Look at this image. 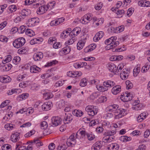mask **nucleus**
Returning a JSON list of instances; mask_svg holds the SVG:
<instances>
[{"instance_id":"f257e3e1","label":"nucleus","mask_w":150,"mask_h":150,"mask_svg":"<svg viewBox=\"0 0 150 150\" xmlns=\"http://www.w3.org/2000/svg\"><path fill=\"white\" fill-rule=\"evenodd\" d=\"M97 106L88 105L86 108L85 110L87 112L89 115L93 116L97 114Z\"/></svg>"},{"instance_id":"f03ea898","label":"nucleus","mask_w":150,"mask_h":150,"mask_svg":"<svg viewBox=\"0 0 150 150\" xmlns=\"http://www.w3.org/2000/svg\"><path fill=\"white\" fill-rule=\"evenodd\" d=\"M25 42V40L24 38H19L14 40L13 44L15 47L18 48L23 46Z\"/></svg>"},{"instance_id":"7ed1b4c3","label":"nucleus","mask_w":150,"mask_h":150,"mask_svg":"<svg viewBox=\"0 0 150 150\" xmlns=\"http://www.w3.org/2000/svg\"><path fill=\"white\" fill-rule=\"evenodd\" d=\"M133 95L130 93L125 92L122 93L120 96L121 100L123 102H127L132 100Z\"/></svg>"},{"instance_id":"20e7f679","label":"nucleus","mask_w":150,"mask_h":150,"mask_svg":"<svg viewBox=\"0 0 150 150\" xmlns=\"http://www.w3.org/2000/svg\"><path fill=\"white\" fill-rule=\"evenodd\" d=\"M86 36V37H85L84 35L81 36V40L79 41L77 45V48L78 50H80L83 48L85 43L86 40L87 39Z\"/></svg>"},{"instance_id":"39448f33","label":"nucleus","mask_w":150,"mask_h":150,"mask_svg":"<svg viewBox=\"0 0 150 150\" xmlns=\"http://www.w3.org/2000/svg\"><path fill=\"white\" fill-rule=\"evenodd\" d=\"M52 124L55 126H57L61 124V119L58 116L53 117L51 119Z\"/></svg>"},{"instance_id":"423d86ee","label":"nucleus","mask_w":150,"mask_h":150,"mask_svg":"<svg viewBox=\"0 0 150 150\" xmlns=\"http://www.w3.org/2000/svg\"><path fill=\"white\" fill-rule=\"evenodd\" d=\"M129 73V71L127 69H123L120 74L121 78L123 80L127 79L128 77Z\"/></svg>"},{"instance_id":"0eeeda50","label":"nucleus","mask_w":150,"mask_h":150,"mask_svg":"<svg viewBox=\"0 0 150 150\" xmlns=\"http://www.w3.org/2000/svg\"><path fill=\"white\" fill-rule=\"evenodd\" d=\"M73 119L72 116L71 114L65 113V116L63 119L65 124H68Z\"/></svg>"},{"instance_id":"6e6552de","label":"nucleus","mask_w":150,"mask_h":150,"mask_svg":"<svg viewBox=\"0 0 150 150\" xmlns=\"http://www.w3.org/2000/svg\"><path fill=\"white\" fill-rule=\"evenodd\" d=\"M103 85L105 88H111L115 85V83L111 80H109L103 82Z\"/></svg>"},{"instance_id":"1a4fd4ad","label":"nucleus","mask_w":150,"mask_h":150,"mask_svg":"<svg viewBox=\"0 0 150 150\" xmlns=\"http://www.w3.org/2000/svg\"><path fill=\"white\" fill-rule=\"evenodd\" d=\"M81 29L79 27H77L74 28L69 34L71 37L73 38V35L74 36H77L81 32Z\"/></svg>"},{"instance_id":"9d476101","label":"nucleus","mask_w":150,"mask_h":150,"mask_svg":"<svg viewBox=\"0 0 150 150\" xmlns=\"http://www.w3.org/2000/svg\"><path fill=\"white\" fill-rule=\"evenodd\" d=\"M121 90V86L120 85L114 86L112 89V92L114 95H116L119 93Z\"/></svg>"},{"instance_id":"9b49d317","label":"nucleus","mask_w":150,"mask_h":150,"mask_svg":"<svg viewBox=\"0 0 150 150\" xmlns=\"http://www.w3.org/2000/svg\"><path fill=\"white\" fill-rule=\"evenodd\" d=\"M19 134V133L17 132L12 134L11 137V140L13 142H16L20 138Z\"/></svg>"},{"instance_id":"f8f14e48","label":"nucleus","mask_w":150,"mask_h":150,"mask_svg":"<svg viewBox=\"0 0 150 150\" xmlns=\"http://www.w3.org/2000/svg\"><path fill=\"white\" fill-rule=\"evenodd\" d=\"M48 7L46 6H41L37 11V13L39 14H42L45 13L48 10Z\"/></svg>"},{"instance_id":"ddd939ff","label":"nucleus","mask_w":150,"mask_h":150,"mask_svg":"<svg viewBox=\"0 0 150 150\" xmlns=\"http://www.w3.org/2000/svg\"><path fill=\"white\" fill-rule=\"evenodd\" d=\"M125 110L123 109L122 110H119L115 112V113H118L117 115H115V118L119 119L125 115Z\"/></svg>"},{"instance_id":"4468645a","label":"nucleus","mask_w":150,"mask_h":150,"mask_svg":"<svg viewBox=\"0 0 150 150\" xmlns=\"http://www.w3.org/2000/svg\"><path fill=\"white\" fill-rule=\"evenodd\" d=\"M118 108V106L116 104H113V105H109L107 107V109L108 110L109 112H116L117 109Z\"/></svg>"},{"instance_id":"2eb2a0df","label":"nucleus","mask_w":150,"mask_h":150,"mask_svg":"<svg viewBox=\"0 0 150 150\" xmlns=\"http://www.w3.org/2000/svg\"><path fill=\"white\" fill-rule=\"evenodd\" d=\"M107 68L111 72L116 73L117 70H116V66L114 64L111 63L107 64Z\"/></svg>"},{"instance_id":"dca6fc26","label":"nucleus","mask_w":150,"mask_h":150,"mask_svg":"<svg viewBox=\"0 0 150 150\" xmlns=\"http://www.w3.org/2000/svg\"><path fill=\"white\" fill-rule=\"evenodd\" d=\"M64 142L63 138H62L61 143L59 144L57 148V150H64L68 148V146Z\"/></svg>"},{"instance_id":"f3484780","label":"nucleus","mask_w":150,"mask_h":150,"mask_svg":"<svg viewBox=\"0 0 150 150\" xmlns=\"http://www.w3.org/2000/svg\"><path fill=\"white\" fill-rule=\"evenodd\" d=\"M43 55L42 52H40L35 54L33 56V58L35 61H38L43 58Z\"/></svg>"},{"instance_id":"a211bd4d","label":"nucleus","mask_w":150,"mask_h":150,"mask_svg":"<svg viewBox=\"0 0 150 150\" xmlns=\"http://www.w3.org/2000/svg\"><path fill=\"white\" fill-rule=\"evenodd\" d=\"M71 48L69 46H66L62 48L60 51V54H68L70 51Z\"/></svg>"},{"instance_id":"6ab92c4d","label":"nucleus","mask_w":150,"mask_h":150,"mask_svg":"<svg viewBox=\"0 0 150 150\" xmlns=\"http://www.w3.org/2000/svg\"><path fill=\"white\" fill-rule=\"evenodd\" d=\"M11 80V78L7 76L4 77H0V81L3 83H8L10 82Z\"/></svg>"},{"instance_id":"aec40b11","label":"nucleus","mask_w":150,"mask_h":150,"mask_svg":"<svg viewBox=\"0 0 150 150\" xmlns=\"http://www.w3.org/2000/svg\"><path fill=\"white\" fill-rule=\"evenodd\" d=\"M103 35V31H100L97 33L93 38V40L95 42L98 41L101 38Z\"/></svg>"},{"instance_id":"412c9836","label":"nucleus","mask_w":150,"mask_h":150,"mask_svg":"<svg viewBox=\"0 0 150 150\" xmlns=\"http://www.w3.org/2000/svg\"><path fill=\"white\" fill-rule=\"evenodd\" d=\"M41 69L40 68L36 65H34L30 67V71L31 73H36L40 71Z\"/></svg>"},{"instance_id":"4be33fe9","label":"nucleus","mask_w":150,"mask_h":150,"mask_svg":"<svg viewBox=\"0 0 150 150\" xmlns=\"http://www.w3.org/2000/svg\"><path fill=\"white\" fill-rule=\"evenodd\" d=\"M50 103H45L42 105V109L45 111H47L50 109Z\"/></svg>"},{"instance_id":"5701e85b","label":"nucleus","mask_w":150,"mask_h":150,"mask_svg":"<svg viewBox=\"0 0 150 150\" xmlns=\"http://www.w3.org/2000/svg\"><path fill=\"white\" fill-rule=\"evenodd\" d=\"M116 132V129L114 128L113 129L109 130L107 132H105L104 134V135L106 136H112L115 134Z\"/></svg>"},{"instance_id":"b1692460","label":"nucleus","mask_w":150,"mask_h":150,"mask_svg":"<svg viewBox=\"0 0 150 150\" xmlns=\"http://www.w3.org/2000/svg\"><path fill=\"white\" fill-rule=\"evenodd\" d=\"M119 44V42L118 41H117L115 42L114 44L111 45L109 44L106 47V49L107 50H109L110 49H112L113 47H116L117 45Z\"/></svg>"},{"instance_id":"393cba45","label":"nucleus","mask_w":150,"mask_h":150,"mask_svg":"<svg viewBox=\"0 0 150 150\" xmlns=\"http://www.w3.org/2000/svg\"><path fill=\"white\" fill-rule=\"evenodd\" d=\"M73 114L77 117H81L83 114V112L81 110H75L72 111Z\"/></svg>"},{"instance_id":"a878e982","label":"nucleus","mask_w":150,"mask_h":150,"mask_svg":"<svg viewBox=\"0 0 150 150\" xmlns=\"http://www.w3.org/2000/svg\"><path fill=\"white\" fill-rule=\"evenodd\" d=\"M30 143L32 144H36V145L38 146H40L43 145V144L40 142L38 138H35L33 141L30 142Z\"/></svg>"},{"instance_id":"bb28decb","label":"nucleus","mask_w":150,"mask_h":150,"mask_svg":"<svg viewBox=\"0 0 150 150\" xmlns=\"http://www.w3.org/2000/svg\"><path fill=\"white\" fill-rule=\"evenodd\" d=\"M146 115H145V113H141L138 117L137 118V120L138 122H141L145 119Z\"/></svg>"},{"instance_id":"cd10ccee","label":"nucleus","mask_w":150,"mask_h":150,"mask_svg":"<svg viewBox=\"0 0 150 150\" xmlns=\"http://www.w3.org/2000/svg\"><path fill=\"white\" fill-rule=\"evenodd\" d=\"M25 33L30 37H32L35 35L34 32L31 30L27 28L25 31Z\"/></svg>"},{"instance_id":"c85d7f7f","label":"nucleus","mask_w":150,"mask_h":150,"mask_svg":"<svg viewBox=\"0 0 150 150\" xmlns=\"http://www.w3.org/2000/svg\"><path fill=\"white\" fill-rule=\"evenodd\" d=\"M150 62L147 63L142 68V72H146L150 67Z\"/></svg>"},{"instance_id":"c756f323","label":"nucleus","mask_w":150,"mask_h":150,"mask_svg":"<svg viewBox=\"0 0 150 150\" xmlns=\"http://www.w3.org/2000/svg\"><path fill=\"white\" fill-rule=\"evenodd\" d=\"M96 87L98 91L101 92H103L108 90V88L104 87L103 86L99 85H96Z\"/></svg>"},{"instance_id":"7c9ffc66","label":"nucleus","mask_w":150,"mask_h":150,"mask_svg":"<svg viewBox=\"0 0 150 150\" xmlns=\"http://www.w3.org/2000/svg\"><path fill=\"white\" fill-rule=\"evenodd\" d=\"M99 93L98 92L93 93L90 96V98L93 100L98 97L99 96Z\"/></svg>"},{"instance_id":"2f4dec72","label":"nucleus","mask_w":150,"mask_h":150,"mask_svg":"<svg viewBox=\"0 0 150 150\" xmlns=\"http://www.w3.org/2000/svg\"><path fill=\"white\" fill-rule=\"evenodd\" d=\"M87 79L84 78L81 80L80 85L81 87H84L86 86L87 84Z\"/></svg>"},{"instance_id":"473e14b6","label":"nucleus","mask_w":150,"mask_h":150,"mask_svg":"<svg viewBox=\"0 0 150 150\" xmlns=\"http://www.w3.org/2000/svg\"><path fill=\"white\" fill-rule=\"evenodd\" d=\"M115 12H116V13L117 15H121L124 13L125 11L123 10H119L117 7L115 8L114 9Z\"/></svg>"},{"instance_id":"72a5a7b5","label":"nucleus","mask_w":150,"mask_h":150,"mask_svg":"<svg viewBox=\"0 0 150 150\" xmlns=\"http://www.w3.org/2000/svg\"><path fill=\"white\" fill-rule=\"evenodd\" d=\"M70 33L68 31L64 30L63 31L62 33L61 34L60 36L63 38H65L67 35H69Z\"/></svg>"},{"instance_id":"f704fd0d","label":"nucleus","mask_w":150,"mask_h":150,"mask_svg":"<svg viewBox=\"0 0 150 150\" xmlns=\"http://www.w3.org/2000/svg\"><path fill=\"white\" fill-rule=\"evenodd\" d=\"M64 143H65L68 146H70L73 144V142H72L70 139H68L67 140H65L63 138Z\"/></svg>"},{"instance_id":"c9c22d12","label":"nucleus","mask_w":150,"mask_h":150,"mask_svg":"<svg viewBox=\"0 0 150 150\" xmlns=\"http://www.w3.org/2000/svg\"><path fill=\"white\" fill-rule=\"evenodd\" d=\"M140 68L139 67H135L133 69L134 76H136L140 71Z\"/></svg>"},{"instance_id":"e433bc0d","label":"nucleus","mask_w":150,"mask_h":150,"mask_svg":"<svg viewBox=\"0 0 150 150\" xmlns=\"http://www.w3.org/2000/svg\"><path fill=\"white\" fill-rule=\"evenodd\" d=\"M110 147L112 150H117L119 148V146L116 144H112L110 145Z\"/></svg>"},{"instance_id":"4c0bfd02","label":"nucleus","mask_w":150,"mask_h":150,"mask_svg":"<svg viewBox=\"0 0 150 150\" xmlns=\"http://www.w3.org/2000/svg\"><path fill=\"white\" fill-rule=\"evenodd\" d=\"M29 96V95L28 93H23L21 95H20L19 96V97L21 98L22 100H25Z\"/></svg>"},{"instance_id":"58836bf2","label":"nucleus","mask_w":150,"mask_h":150,"mask_svg":"<svg viewBox=\"0 0 150 150\" xmlns=\"http://www.w3.org/2000/svg\"><path fill=\"white\" fill-rule=\"evenodd\" d=\"M48 126L47 122L45 121L42 122L41 124V128L42 129H45L47 128Z\"/></svg>"},{"instance_id":"ea45409f","label":"nucleus","mask_w":150,"mask_h":150,"mask_svg":"<svg viewBox=\"0 0 150 150\" xmlns=\"http://www.w3.org/2000/svg\"><path fill=\"white\" fill-rule=\"evenodd\" d=\"M11 147V146L10 145L5 144L1 147V149L2 150H10Z\"/></svg>"},{"instance_id":"a19ab883","label":"nucleus","mask_w":150,"mask_h":150,"mask_svg":"<svg viewBox=\"0 0 150 150\" xmlns=\"http://www.w3.org/2000/svg\"><path fill=\"white\" fill-rule=\"evenodd\" d=\"M28 86V82L22 81L19 84V86L21 88H25Z\"/></svg>"},{"instance_id":"79ce46f5","label":"nucleus","mask_w":150,"mask_h":150,"mask_svg":"<svg viewBox=\"0 0 150 150\" xmlns=\"http://www.w3.org/2000/svg\"><path fill=\"white\" fill-rule=\"evenodd\" d=\"M117 38L115 36H113L109 38L110 43H109L111 45L114 44L116 42L115 40L117 39Z\"/></svg>"},{"instance_id":"37998d69","label":"nucleus","mask_w":150,"mask_h":150,"mask_svg":"<svg viewBox=\"0 0 150 150\" xmlns=\"http://www.w3.org/2000/svg\"><path fill=\"white\" fill-rule=\"evenodd\" d=\"M105 137L103 138V141L105 142H111V140L110 138H109V136L104 135Z\"/></svg>"},{"instance_id":"c03bdc74","label":"nucleus","mask_w":150,"mask_h":150,"mask_svg":"<svg viewBox=\"0 0 150 150\" xmlns=\"http://www.w3.org/2000/svg\"><path fill=\"white\" fill-rule=\"evenodd\" d=\"M76 72L74 71H69L68 73V76L69 77H76Z\"/></svg>"},{"instance_id":"a18cd8bd","label":"nucleus","mask_w":150,"mask_h":150,"mask_svg":"<svg viewBox=\"0 0 150 150\" xmlns=\"http://www.w3.org/2000/svg\"><path fill=\"white\" fill-rule=\"evenodd\" d=\"M86 137L88 140L90 141L93 140L95 138V136L94 135L88 133Z\"/></svg>"},{"instance_id":"49530a36","label":"nucleus","mask_w":150,"mask_h":150,"mask_svg":"<svg viewBox=\"0 0 150 150\" xmlns=\"http://www.w3.org/2000/svg\"><path fill=\"white\" fill-rule=\"evenodd\" d=\"M102 6L101 2L97 3L95 6V8L96 10H99L101 9Z\"/></svg>"},{"instance_id":"de8ad7c7","label":"nucleus","mask_w":150,"mask_h":150,"mask_svg":"<svg viewBox=\"0 0 150 150\" xmlns=\"http://www.w3.org/2000/svg\"><path fill=\"white\" fill-rule=\"evenodd\" d=\"M84 19H87V21L88 22L90 21L92 19V17L91 16V15L90 14H87L84 16Z\"/></svg>"},{"instance_id":"09e8293b","label":"nucleus","mask_w":150,"mask_h":150,"mask_svg":"<svg viewBox=\"0 0 150 150\" xmlns=\"http://www.w3.org/2000/svg\"><path fill=\"white\" fill-rule=\"evenodd\" d=\"M26 26L24 25L21 26L20 28L18 29L19 32H20L21 33H23L25 30L26 29Z\"/></svg>"},{"instance_id":"8fccbe9b","label":"nucleus","mask_w":150,"mask_h":150,"mask_svg":"<svg viewBox=\"0 0 150 150\" xmlns=\"http://www.w3.org/2000/svg\"><path fill=\"white\" fill-rule=\"evenodd\" d=\"M124 66L123 64H120L117 67L116 66V70H117V73L121 71L123 68Z\"/></svg>"},{"instance_id":"3c124183","label":"nucleus","mask_w":150,"mask_h":150,"mask_svg":"<svg viewBox=\"0 0 150 150\" xmlns=\"http://www.w3.org/2000/svg\"><path fill=\"white\" fill-rule=\"evenodd\" d=\"M75 39H73V38L70 39L68 40L67 42H66L65 43V45L66 46H68L71 44H72L75 41Z\"/></svg>"},{"instance_id":"603ef678","label":"nucleus","mask_w":150,"mask_h":150,"mask_svg":"<svg viewBox=\"0 0 150 150\" xmlns=\"http://www.w3.org/2000/svg\"><path fill=\"white\" fill-rule=\"evenodd\" d=\"M8 38L6 36L1 35L0 36V41L4 42H7Z\"/></svg>"},{"instance_id":"864d4df0","label":"nucleus","mask_w":150,"mask_h":150,"mask_svg":"<svg viewBox=\"0 0 150 150\" xmlns=\"http://www.w3.org/2000/svg\"><path fill=\"white\" fill-rule=\"evenodd\" d=\"M5 128L7 130H10L12 129L13 128V125L11 124H8L6 125L5 126Z\"/></svg>"},{"instance_id":"5fc2aeb1","label":"nucleus","mask_w":150,"mask_h":150,"mask_svg":"<svg viewBox=\"0 0 150 150\" xmlns=\"http://www.w3.org/2000/svg\"><path fill=\"white\" fill-rule=\"evenodd\" d=\"M124 26L123 25H121L119 26L118 27H116V30H117V31L118 30L119 32L120 33L123 31L124 30Z\"/></svg>"},{"instance_id":"6e6d98bb","label":"nucleus","mask_w":150,"mask_h":150,"mask_svg":"<svg viewBox=\"0 0 150 150\" xmlns=\"http://www.w3.org/2000/svg\"><path fill=\"white\" fill-rule=\"evenodd\" d=\"M61 46L60 42H55L53 45V47L54 48L57 49L61 47Z\"/></svg>"},{"instance_id":"4d7b16f0","label":"nucleus","mask_w":150,"mask_h":150,"mask_svg":"<svg viewBox=\"0 0 150 150\" xmlns=\"http://www.w3.org/2000/svg\"><path fill=\"white\" fill-rule=\"evenodd\" d=\"M87 133L83 130L81 131L80 132L79 134H81V137L82 138H83L86 137Z\"/></svg>"},{"instance_id":"13d9d810","label":"nucleus","mask_w":150,"mask_h":150,"mask_svg":"<svg viewBox=\"0 0 150 150\" xmlns=\"http://www.w3.org/2000/svg\"><path fill=\"white\" fill-rule=\"evenodd\" d=\"M35 131L34 130H32L30 132V133H28L25 135V137H28L31 136L35 133Z\"/></svg>"},{"instance_id":"bf43d9fd","label":"nucleus","mask_w":150,"mask_h":150,"mask_svg":"<svg viewBox=\"0 0 150 150\" xmlns=\"http://www.w3.org/2000/svg\"><path fill=\"white\" fill-rule=\"evenodd\" d=\"M55 147V145L53 143H50L48 146V149L50 150H53Z\"/></svg>"},{"instance_id":"052dcab7","label":"nucleus","mask_w":150,"mask_h":150,"mask_svg":"<svg viewBox=\"0 0 150 150\" xmlns=\"http://www.w3.org/2000/svg\"><path fill=\"white\" fill-rule=\"evenodd\" d=\"M21 14L22 16H27L28 15V11L25 9H23L21 11Z\"/></svg>"},{"instance_id":"680f3d73","label":"nucleus","mask_w":150,"mask_h":150,"mask_svg":"<svg viewBox=\"0 0 150 150\" xmlns=\"http://www.w3.org/2000/svg\"><path fill=\"white\" fill-rule=\"evenodd\" d=\"M99 101L100 103L104 102L107 100V98L105 96H101L99 99Z\"/></svg>"},{"instance_id":"e2e57ef3","label":"nucleus","mask_w":150,"mask_h":150,"mask_svg":"<svg viewBox=\"0 0 150 150\" xmlns=\"http://www.w3.org/2000/svg\"><path fill=\"white\" fill-rule=\"evenodd\" d=\"M93 145L98 150H99L101 147V146L100 145V143L98 142H96Z\"/></svg>"},{"instance_id":"0e129e2a","label":"nucleus","mask_w":150,"mask_h":150,"mask_svg":"<svg viewBox=\"0 0 150 150\" xmlns=\"http://www.w3.org/2000/svg\"><path fill=\"white\" fill-rule=\"evenodd\" d=\"M56 40V39L55 37H50L49 38L48 42L50 44H52L53 42L55 41Z\"/></svg>"},{"instance_id":"69168bd1","label":"nucleus","mask_w":150,"mask_h":150,"mask_svg":"<svg viewBox=\"0 0 150 150\" xmlns=\"http://www.w3.org/2000/svg\"><path fill=\"white\" fill-rule=\"evenodd\" d=\"M20 60V58L19 57H15L13 58V62L14 64H16V63L19 62Z\"/></svg>"},{"instance_id":"338daca9","label":"nucleus","mask_w":150,"mask_h":150,"mask_svg":"<svg viewBox=\"0 0 150 150\" xmlns=\"http://www.w3.org/2000/svg\"><path fill=\"white\" fill-rule=\"evenodd\" d=\"M7 23L6 21H5L1 23L0 24V30L4 28L7 24Z\"/></svg>"},{"instance_id":"774afa93","label":"nucleus","mask_w":150,"mask_h":150,"mask_svg":"<svg viewBox=\"0 0 150 150\" xmlns=\"http://www.w3.org/2000/svg\"><path fill=\"white\" fill-rule=\"evenodd\" d=\"M17 147L16 148V150H26V147L25 146H21L18 147L19 145H16Z\"/></svg>"}]
</instances>
